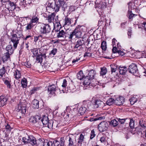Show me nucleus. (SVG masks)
Listing matches in <instances>:
<instances>
[{
    "instance_id": "obj_23",
    "label": "nucleus",
    "mask_w": 146,
    "mask_h": 146,
    "mask_svg": "<svg viewBox=\"0 0 146 146\" xmlns=\"http://www.w3.org/2000/svg\"><path fill=\"white\" fill-rule=\"evenodd\" d=\"M39 101L36 100H34L32 102L33 108L35 109H38L39 108Z\"/></svg>"
},
{
    "instance_id": "obj_46",
    "label": "nucleus",
    "mask_w": 146,
    "mask_h": 146,
    "mask_svg": "<svg viewBox=\"0 0 146 146\" xmlns=\"http://www.w3.org/2000/svg\"><path fill=\"white\" fill-rule=\"evenodd\" d=\"M105 118L104 117H97L95 118H91L90 119V121H96L98 120H100L104 119Z\"/></svg>"
},
{
    "instance_id": "obj_8",
    "label": "nucleus",
    "mask_w": 146,
    "mask_h": 146,
    "mask_svg": "<svg viewBox=\"0 0 146 146\" xmlns=\"http://www.w3.org/2000/svg\"><path fill=\"white\" fill-rule=\"evenodd\" d=\"M49 121L48 116L44 115L40 120H39V122L40 123L41 126H42L41 124H42L44 127H46L47 124Z\"/></svg>"
},
{
    "instance_id": "obj_17",
    "label": "nucleus",
    "mask_w": 146,
    "mask_h": 146,
    "mask_svg": "<svg viewBox=\"0 0 146 146\" xmlns=\"http://www.w3.org/2000/svg\"><path fill=\"white\" fill-rule=\"evenodd\" d=\"M84 43V41L83 39H79L76 42L74 47V48H77L79 47L82 46Z\"/></svg>"
},
{
    "instance_id": "obj_64",
    "label": "nucleus",
    "mask_w": 146,
    "mask_h": 146,
    "mask_svg": "<svg viewBox=\"0 0 146 146\" xmlns=\"http://www.w3.org/2000/svg\"><path fill=\"white\" fill-rule=\"evenodd\" d=\"M118 53L121 56H123L124 55V53L123 51L119 50H118Z\"/></svg>"
},
{
    "instance_id": "obj_7",
    "label": "nucleus",
    "mask_w": 146,
    "mask_h": 146,
    "mask_svg": "<svg viewBox=\"0 0 146 146\" xmlns=\"http://www.w3.org/2000/svg\"><path fill=\"white\" fill-rule=\"evenodd\" d=\"M128 69L129 72L133 74L136 73L138 70L136 65L133 63L131 64L129 66Z\"/></svg>"
},
{
    "instance_id": "obj_35",
    "label": "nucleus",
    "mask_w": 146,
    "mask_h": 146,
    "mask_svg": "<svg viewBox=\"0 0 146 146\" xmlns=\"http://www.w3.org/2000/svg\"><path fill=\"white\" fill-rule=\"evenodd\" d=\"M101 70L100 73V75H104L106 74L107 72V70L106 68L104 67L102 68H101Z\"/></svg>"
},
{
    "instance_id": "obj_53",
    "label": "nucleus",
    "mask_w": 146,
    "mask_h": 146,
    "mask_svg": "<svg viewBox=\"0 0 146 146\" xmlns=\"http://www.w3.org/2000/svg\"><path fill=\"white\" fill-rule=\"evenodd\" d=\"M57 2L59 3L58 4L61 7L63 6L65 3L64 0H58V1Z\"/></svg>"
},
{
    "instance_id": "obj_14",
    "label": "nucleus",
    "mask_w": 146,
    "mask_h": 146,
    "mask_svg": "<svg viewBox=\"0 0 146 146\" xmlns=\"http://www.w3.org/2000/svg\"><path fill=\"white\" fill-rule=\"evenodd\" d=\"M88 76H86L84 78L83 82V84L84 85H89L91 83V80H92Z\"/></svg>"
},
{
    "instance_id": "obj_37",
    "label": "nucleus",
    "mask_w": 146,
    "mask_h": 146,
    "mask_svg": "<svg viewBox=\"0 0 146 146\" xmlns=\"http://www.w3.org/2000/svg\"><path fill=\"white\" fill-rule=\"evenodd\" d=\"M84 135H83L82 134H81L78 140V143L81 144L84 141Z\"/></svg>"
},
{
    "instance_id": "obj_27",
    "label": "nucleus",
    "mask_w": 146,
    "mask_h": 146,
    "mask_svg": "<svg viewBox=\"0 0 146 146\" xmlns=\"http://www.w3.org/2000/svg\"><path fill=\"white\" fill-rule=\"evenodd\" d=\"M14 75L15 76V78L16 79H18L21 77V72L20 71L18 70H16L15 71Z\"/></svg>"
},
{
    "instance_id": "obj_39",
    "label": "nucleus",
    "mask_w": 146,
    "mask_h": 146,
    "mask_svg": "<svg viewBox=\"0 0 146 146\" xmlns=\"http://www.w3.org/2000/svg\"><path fill=\"white\" fill-rule=\"evenodd\" d=\"M6 70L5 68L4 67H3L0 69V76L1 77L3 76V75L5 74Z\"/></svg>"
},
{
    "instance_id": "obj_1",
    "label": "nucleus",
    "mask_w": 146,
    "mask_h": 146,
    "mask_svg": "<svg viewBox=\"0 0 146 146\" xmlns=\"http://www.w3.org/2000/svg\"><path fill=\"white\" fill-rule=\"evenodd\" d=\"M50 31V27L48 24H43L41 26L40 32L44 37H49Z\"/></svg>"
},
{
    "instance_id": "obj_4",
    "label": "nucleus",
    "mask_w": 146,
    "mask_h": 146,
    "mask_svg": "<svg viewBox=\"0 0 146 146\" xmlns=\"http://www.w3.org/2000/svg\"><path fill=\"white\" fill-rule=\"evenodd\" d=\"M17 35H12L11 38V42L13 43V46L14 49H15L17 45L19 43V37H18Z\"/></svg>"
},
{
    "instance_id": "obj_30",
    "label": "nucleus",
    "mask_w": 146,
    "mask_h": 146,
    "mask_svg": "<svg viewBox=\"0 0 146 146\" xmlns=\"http://www.w3.org/2000/svg\"><path fill=\"white\" fill-rule=\"evenodd\" d=\"M115 103V100L112 98L108 99L106 102L107 105L110 106L113 103Z\"/></svg>"
},
{
    "instance_id": "obj_43",
    "label": "nucleus",
    "mask_w": 146,
    "mask_h": 146,
    "mask_svg": "<svg viewBox=\"0 0 146 146\" xmlns=\"http://www.w3.org/2000/svg\"><path fill=\"white\" fill-rule=\"evenodd\" d=\"M52 146V141H48L44 140L43 146Z\"/></svg>"
},
{
    "instance_id": "obj_25",
    "label": "nucleus",
    "mask_w": 146,
    "mask_h": 146,
    "mask_svg": "<svg viewBox=\"0 0 146 146\" xmlns=\"http://www.w3.org/2000/svg\"><path fill=\"white\" fill-rule=\"evenodd\" d=\"M96 73L94 70H90L87 76H88L90 79L92 80L94 79V76L95 75Z\"/></svg>"
},
{
    "instance_id": "obj_36",
    "label": "nucleus",
    "mask_w": 146,
    "mask_h": 146,
    "mask_svg": "<svg viewBox=\"0 0 146 146\" xmlns=\"http://www.w3.org/2000/svg\"><path fill=\"white\" fill-rule=\"evenodd\" d=\"M139 125L142 128H146V123H145L144 121H143V119H141L139 121Z\"/></svg>"
},
{
    "instance_id": "obj_57",
    "label": "nucleus",
    "mask_w": 146,
    "mask_h": 146,
    "mask_svg": "<svg viewBox=\"0 0 146 146\" xmlns=\"http://www.w3.org/2000/svg\"><path fill=\"white\" fill-rule=\"evenodd\" d=\"M24 65L27 68H30L31 66V64L29 62L24 63Z\"/></svg>"
},
{
    "instance_id": "obj_63",
    "label": "nucleus",
    "mask_w": 146,
    "mask_h": 146,
    "mask_svg": "<svg viewBox=\"0 0 146 146\" xmlns=\"http://www.w3.org/2000/svg\"><path fill=\"white\" fill-rule=\"evenodd\" d=\"M60 146H63L64 145V139L62 138H60Z\"/></svg>"
},
{
    "instance_id": "obj_42",
    "label": "nucleus",
    "mask_w": 146,
    "mask_h": 146,
    "mask_svg": "<svg viewBox=\"0 0 146 146\" xmlns=\"http://www.w3.org/2000/svg\"><path fill=\"white\" fill-rule=\"evenodd\" d=\"M36 61L38 62L41 63L42 62V58L41 54L37 55L36 58Z\"/></svg>"
},
{
    "instance_id": "obj_55",
    "label": "nucleus",
    "mask_w": 146,
    "mask_h": 146,
    "mask_svg": "<svg viewBox=\"0 0 146 146\" xmlns=\"http://www.w3.org/2000/svg\"><path fill=\"white\" fill-rule=\"evenodd\" d=\"M67 81L65 79H64L63 80L62 84V86L63 87H66L67 86Z\"/></svg>"
},
{
    "instance_id": "obj_58",
    "label": "nucleus",
    "mask_w": 146,
    "mask_h": 146,
    "mask_svg": "<svg viewBox=\"0 0 146 146\" xmlns=\"http://www.w3.org/2000/svg\"><path fill=\"white\" fill-rule=\"evenodd\" d=\"M90 135V138L91 139H93L95 137V134L94 130H93L91 131Z\"/></svg>"
},
{
    "instance_id": "obj_40",
    "label": "nucleus",
    "mask_w": 146,
    "mask_h": 146,
    "mask_svg": "<svg viewBox=\"0 0 146 146\" xmlns=\"http://www.w3.org/2000/svg\"><path fill=\"white\" fill-rule=\"evenodd\" d=\"M118 124V122L115 119L111 120L110 122V124L113 127L116 126Z\"/></svg>"
},
{
    "instance_id": "obj_41",
    "label": "nucleus",
    "mask_w": 146,
    "mask_h": 146,
    "mask_svg": "<svg viewBox=\"0 0 146 146\" xmlns=\"http://www.w3.org/2000/svg\"><path fill=\"white\" fill-rule=\"evenodd\" d=\"M54 121L52 120H50L49 121L47 125V126L50 129H52V128L53 124Z\"/></svg>"
},
{
    "instance_id": "obj_11",
    "label": "nucleus",
    "mask_w": 146,
    "mask_h": 146,
    "mask_svg": "<svg viewBox=\"0 0 146 146\" xmlns=\"http://www.w3.org/2000/svg\"><path fill=\"white\" fill-rule=\"evenodd\" d=\"M18 108L20 111V112L22 114H24L26 112V108L25 104H20L18 105Z\"/></svg>"
},
{
    "instance_id": "obj_3",
    "label": "nucleus",
    "mask_w": 146,
    "mask_h": 146,
    "mask_svg": "<svg viewBox=\"0 0 146 146\" xmlns=\"http://www.w3.org/2000/svg\"><path fill=\"white\" fill-rule=\"evenodd\" d=\"M16 5L15 3L11 1H8L5 5V7L8 9L10 13L16 9Z\"/></svg>"
},
{
    "instance_id": "obj_32",
    "label": "nucleus",
    "mask_w": 146,
    "mask_h": 146,
    "mask_svg": "<svg viewBox=\"0 0 146 146\" xmlns=\"http://www.w3.org/2000/svg\"><path fill=\"white\" fill-rule=\"evenodd\" d=\"M111 72L112 73L115 72L118 70V66L114 64L111 65Z\"/></svg>"
},
{
    "instance_id": "obj_52",
    "label": "nucleus",
    "mask_w": 146,
    "mask_h": 146,
    "mask_svg": "<svg viewBox=\"0 0 146 146\" xmlns=\"http://www.w3.org/2000/svg\"><path fill=\"white\" fill-rule=\"evenodd\" d=\"M75 34L74 32V30L73 32L71 33L68 36V38L70 39H72L73 36H75Z\"/></svg>"
},
{
    "instance_id": "obj_28",
    "label": "nucleus",
    "mask_w": 146,
    "mask_h": 146,
    "mask_svg": "<svg viewBox=\"0 0 146 146\" xmlns=\"http://www.w3.org/2000/svg\"><path fill=\"white\" fill-rule=\"evenodd\" d=\"M78 112L81 115H83L86 110V108L82 106L79 108L78 110Z\"/></svg>"
},
{
    "instance_id": "obj_49",
    "label": "nucleus",
    "mask_w": 146,
    "mask_h": 146,
    "mask_svg": "<svg viewBox=\"0 0 146 146\" xmlns=\"http://www.w3.org/2000/svg\"><path fill=\"white\" fill-rule=\"evenodd\" d=\"M74 143L73 142V139L71 137H69L68 139V145L69 146H72L73 145Z\"/></svg>"
},
{
    "instance_id": "obj_2",
    "label": "nucleus",
    "mask_w": 146,
    "mask_h": 146,
    "mask_svg": "<svg viewBox=\"0 0 146 146\" xmlns=\"http://www.w3.org/2000/svg\"><path fill=\"white\" fill-rule=\"evenodd\" d=\"M22 141L24 144L30 143L32 145H36V139L33 136L30 135L27 137H23L22 138Z\"/></svg>"
},
{
    "instance_id": "obj_10",
    "label": "nucleus",
    "mask_w": 146,
    "mask_h": 146,
    "mask_svg": "<svg viewBox=\"0 0 146 146\" xmlns=\"http://www.w3.org/2000/svg\"><path fill=\"white\" fill-rule=\"evenodd\" d=\"M40 119V117L38 115L32 116L29 119V121L31 123H35L38 122Z\"/></svg>"
},
{
    "instance_id": "obj_16",
    "label": "nucleus",
    "mask_w": 146,
    "mask_h": 146,
    "mask_svg": "<svg viewBox=\"0 0 146 146\" xmlns=\"http://www.w3.org/2000/svg\"><path fill=\"white\" fill-rule=\"evenodd\" d=\"M129 9L128 11V13L127 15V16L128 17L129 19L130 20V21H131L132 20L134 16H136V15L132 13V11L130 9V5L129 6Z\"/></svg>"
},
{
    "instance_id": "obj_31",
    "label": "nucleus",
    "mask_w": 146,
    "mask_h": 146,
    "mask_svg": "<svg viewBox=\"0 0 146 146\" xmlns=\"http://www.w3.org/2000/svg\"><path fill=\"white\" fill-rule=\"evenodd\" d=\"M34 26V25L32 24L31 23H27L25 27L26 30H31Z\"/></svg>"
},
{
    "instance_id": "obj_48",
    "label": "nucleus",
    "mask_w": 146,
    "mask_h": 146,
    "mask_svg": "<svg viewBox=\"0 0 146 146\" xmlns=\"http://www.w3.org/2000/svg\"><path fill=\"white\" fill-rule=\"evenodd\" d=\"M129 125L131 129H133L134 128V123L133 120L131 119L130 120Z\"/></svg>"
},
{
    "instance_id": "obj_51",
    "label": "nucleus",
    "mask_w": 146,
    "mask_h": 146,
    "mask_svg": "<svg viewBox=\"0 0 146 146\" xmlns=\"http://www.w3.org/2000/svg\"><path fill=\"white\" fill-rule=\"evenodd\" d=\"M57 49L56 48H54L49 53V54H52L53 55H54L56 54V53L57 52Z\"/></svg>"
},
{
    "instance_id": "obj_50",
    "label": "nucleus",
    "mask_w": 146,
    "mask_h": 146,
    "mask_svg": "<svg viewBox=\"0 0 146 146\" xmlns=\"http://www.w3.org/2000/svg\"><path fill=\"white\" fill-rule=\"evenodd\" d=\"M32 52H33L34 56H36L38 55V51L37 49L34 48L32 50Z\"/></svg>"
},
{
    "instance_id": "obj_15",
    "label": "nucleus",
    "mask_w": 146,
    "mask_h": 146,
    "mask_svg": "<svg viewBox=\"0 0 146 146\" xmlns=\"http://www.w3.org/2000/svg\"><path fill=\"white\" fill-rule=\"evenodd\" d=\"M7 99L4 96H0V107L3 106L6 104Z\"/></svg>"
},
{
    "instance_id": "obj_5",
    "label": "nucleus",
    "mask_w": 146,
    "mask_h": 146,
    "mask_svg": "<svg viewBox=\"0 0 146 146\" xmlns=\"http://www.w3.org/2000/svg\"><path fill=\"white\" fill-rule=\"evenodd\" d=\"M59 3L55 2L54 3H50L49 6L50 9L52 10L53 11L58 12L59 11V9L61 6Z\"/></svg>"
},
{
    "instance_id": "obj_12",
    "label": "nucleus",
    "mask_w": 146,
    "mask_h": 146,
    "mask_svg": "<svg viewBox=\"0 0 146 146\" xmlns=\"http://www.w3.org/2000/svg\"><path fill=\"white\" fill-rule=\"evenodd\" d=\"M55 16V14L54 13H52L51 14L49 15L47 18V20H48V22L49 23H54Z\"/></svg>"
},
{
    "instance_id": "obj_29",
    "label": "nucleus",
    "mask_w": 146,
    "mask_h": 146,
    "mask_svg": "<svg viewBox=\"0 0 146 146\" xmlns=\"http://www.w3.org/2000/svg\"><path fill=\"white\" fill-rule=\"evenodd\" d=\"M85 76L84 75L82 71H80L77 74V78L78 79L80 80L83 79Z\"/></svg>"
},
{
    "instance_id": "obj_45",
    "label": "nucleus",
    "mask_w": 146,
    "mask_h": 146,
    "mask_svg": "<svg viewBox=\"0 0 146 146\" xmlns=\"http://www.w3.org/2000/svg\"><path fill=\"white\" fill-rule=\"evenodd\" d=\"M101 47L104 50H105L106 48V42L103 41L102 43L101 44Z\"/></svg>"
},
{
    "instance_id": "obj_13",
    "label": "nucleus",
    "mask_w": 146,
    "mask_h": 146,
    "mask_svg": "<svg viewBox=\"0 0 146 146\" xmlns=\"http://www.w3.org/2000/svg\"><path fill=\"white\" fill-rule=\"evenodd\" d=\"M56 90V87L55 85L49 86L48 88V92L50 94L54 93Z\"/></svg>"
},
{
    "instance_id": "obj_47",
    "label": "nucleus",
    "mask_w": 146,
    "mask_h": 146,
    "mask_svg": "<svg viewBox=\"0 0 146 146\" xmlns=\"http://www.w3.org/2000/svg\"><path fill=\"white\" fill-rule=\"evenodd\" d=\"M22 2L24 5H29L31 3V0H23Z\"/></svg>"
},
{
    "instance_id": "obj_26",
    "label": "nucleus",
    "mask_w": 146,
    "mask_h": 146,
    "mask_svg": "<svg viewBox=\"0 0 146 146\" xmlns=\"http://www.w3.org/2000/svg\"><path fill=\"white\" fill-rule=\"evenodd\" d=\"M44 140L39 139L37 142L36 141V145H33V146H43Z\"/></svg>"
},
{
    "instance_id": "obj_62",
    "label": "nucleus",
    "mask_w": 146,
    "mask_h": 146,
    "mask_svg": "<svg viewBox=\"0 0 146 146\" xmlns=\"http://www.w3.org/2000/svg\"><path fill=\"white\" fill-rule=\"evenodd\" d=\"M5 84L7 85L8 87L10 88L11 87V85L9 82L7 80H6L5 82Z\"/></svg>"
},
{
    "instance_id": "obj_59",
    "label": "nucleus",
    "mask_w": 146,
    "mask_h": 146,
    "mask_svg": "<svg viewBox=\"0 0 146 146\" xmlns=\"http://www.w3.org/2000/svg\"><path fill=\"white\" fill-rule=\"evenodd\" d=\"M112 50L113 53H118V50L116 46H113Z\"/></svg>"
},
{
    "instance_id": "obj_24",
    "label": "nucleus",
    "mask_w": 146,
    "mask_h": 146,
    "mask_svg": "<svg viewBox=\"0 0 146 146\" xmlns=\"http://www.w3.org/2000/svg\"><path fill=\"white\" fill-rule=\"evenodd\" d=\"M57 36L58 38H65L66 33L63 30H61L58 33Z\"/></svg>"
},
{
    "instance_id": "obj_18",
    "label": "nucleus",
    "mask_w": 146,
    "mask_h": 146,
    "mask_svg": "<svg viewBox=\"0 0 146 146\" xmlns=\"http://www.w3.org/2000/svg\"><path fill=\"white\" fill-rule=\"evenodd\" d=\"M11 54L8 53L6 52L5 53L2 57L3 61V62H5L10 60V55Z\"/></svg>"
},
{
    "instance_id": "obj_20",
    "label": "nucleus",
    "mask_w": 146,
    "mask_h": 146,
    "mask_svg": "<svg viewBox=\"0 0 146 146\" xmlns=\"http://www.w3.org/2000/svg\"><path fill=\"white\" fill-rule=\"evenodd\" d=\"M74 32L75 34V36L76 37L80 38L82 37V33L80 31V29L78 28H76L74 30Z\"/></svg>"
},
{
    "instance_id": "obj_22",
    "label": "nucleus",
    "mask_w": 146,
    "mask_h": 146,
    "mask_svg": "<svg viewBox=\"0 0 146 146\" xmlns=\"http://www.w3.org/2000/svg\"><path fill=\"white\" fill-rule=\"evenodd\" d=\"M103 102L99 100H95L93 103L94 107L95 108H97L101 105L103 104Z\"/></svg>"
},
{
    "instance_id": "obj_9",
    "label": "nucleus",
    "mask_w": 146,
    "mask_h": 146,
    "mask_svg": "<svg viewBox=\"0 0 146 146\" xmlns=\"http://www.w3.org/2000/svg\"><path fill=\"white\" fill-rule=\"evenodd\" d=\"M124 102V99L123 97H117L115 100V104L117 105L120 106L122 105Z\"/></svg>"
},
{
    "instance_id": "obj_21",
    "label": "nucleus",
    "mask_w": 146,
    "mask_h": 146,
    "mask_svg": "<svg viewBox=\"0 0 146 146\" xmlns=\"http://www.w3.org/2000/svg\"><path fill=\"white\" fill-rule=\"evenodd\" d=\"M6 50L7 51L6 52L10 54H12L13 52L14 49L13 48L11 45H8L6 48Z\"/></svg>"
},
{
    "instance_id": "obj_61",
    "label": "nucleus",
    "mask_w": 146,
    "mask_h": 146,
    "mask_svg": "<svg viewBox=\"0 0 146 146\" xmlns=\"http://www.w3.org/2000/svg\"><path fill=\"white\" fill-rule=\"evenodd\" d=\"M92 55V54L91 53H90L89 52H86L84 55V56H88V57H90Z\"/></svg>"
},
{
    "instance_id": "obj_19",
    "label": "nucleus",
    "mask_w": 146,
    "mask_h": 146,
    "mask_svg": "<svg viewBox=\"0 0 146 146\" xmlns=\"http://www.w3.org/2000/svg\"><path fill=\"white\" fill-rule=\"evenodd\" d=\"M118 69L120 74L123 75L125 74L127 70V69L125 66H119Z\"/></svg>"
},
{
    "instance_id": "obj_33",
    "label": "nucleus",
    "mask_w": 146,
    "mask_h": 146,
    "mask_svg": "<svg viewBox=\"0 0 146 146\" xmlns=\"http://www.w3.org/2000/svg\"><path fill=\"white\" fill-rule=\"evenodd\" d=\"M64 25H69L71 24V19L68 17H66L65 19Z\"/></svg>"
},
{
    "instance_id": "obj_44",
    "label": "nucleus",
    "mask_w": 146,
    "mask_h": 146,
    "mask_svg": "<svg viewBox=\"0 0 146 146\" xmlns=\"http://www.w3.org/2000/svg\"><path fill=\"white\" fill-rule=\"evenodd\" d=\"M129 101L130 104L132 105H133L135 103L137 102V99L134 97H132L129 99Z\"/></svg>"
},
{
    "instance_id": "obj_54",
    "label": "nucleus",
    "mask_w": 146,
    "mask_h": 146,
    "mask_svg": "<svg viewBox=\"0 0 146 146\" xmlns=\"http://www.w3.org/2000/svg\"><path fill=\"white\" fill-rule=\"evenodd\" d=\"M60 144L59 142L57 140L54 141L52 142L54 146H58Z\"/></svg>"
},
{
    "instance_id": "obj_38",
    "label": "nucleus",
    "mask_w": 146,
    "mask_h": 146,
    "mask_svg": "<svg viewBox=\"0 0 146 146\" xmlns=\"http://www.w3.org/2000/svg\"><path fill=\"white\" fill-rule=\"evenodd\" d=\"M21 83L22 86L23 87H26L27 86V80L25 78H23V79H22L21 80Z\"/></svg>"
},
{
    "instance_id": "obj_6",
    "label": "nucleus",
    "mask_w": 146,
    "mask_h": 146,
    "mask_svg": "<svg viewBox=\"0 0 146 146\" xmlns=\"http://www.w3.org/2000/svg\"><path fill=\"white\" fill-rule=\"evenodd\" d=\"M108 127V123L105 121L100 123L98 125V129L100 132H103L106 130Z\"/></svg>"
},
{
    "instance_id": "obj_56",
    "label": "nucleus",
    "mask_w": 146,
    "mask_h": 146,
    "mask_svg": "<svg viewBox=\"0 0 146 146\" xmlns=\"http://www.w3.org/2000/svg\"><path fill=\"white\" fill-rule=\"evenodd\" d=\"M39 89L38 88V87H34L31 90V94H34L35 92L36 91L38 90Z\"/></svg>"
},
{
    "instance_id": "obj_60",
    "label": "nucleus",
    "mask_w": 146,
    "mask_h": 146,
    "mask_svg": "<svg viewBox=\"0 0 146 146\" xmlns=\"http://www.w3.org/2000/svg\"><path fill=\"white\" fill-rule=\"evenodd\" d=\"M118 121L121 123V124L123 123L125 121L126 119H121L120 118H118L117 119Z\"/></svg>"
},
{
    "instance_id": "obj_34",
    "label": "nucleus",
    "mask_w": 146,
    "mask_h": 146,
    "mask_svg": "<svg viewBox=\"0 0 146 146\" xmlns=\"http://www.w3.org/2000/svg\"><path fill=\"white\" fill-rule=\"evenodd\" d=\"M38 19L37 18V17L34 16L32 17L31 20L30 22L32 24H33V23H37L38 22Z\"/></svg>"
}]
</instances>
